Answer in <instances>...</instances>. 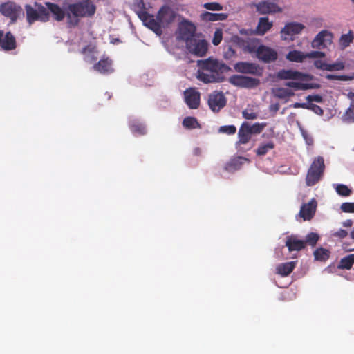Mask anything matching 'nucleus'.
Masks as SVG:
<instances>
[{
  "instance_id": "f257e3e1",
  "label": "nucleus",
  "mask_w": 354,
  "mask_h": 354,
  "mask_svg": "<svg viewBox=\"0 0 354 354\" xmlns=\"http://www.w3.org/2000/svg\"><path fill=\"white\" fill-rule=\"evenodd\" d=\"M198 79L205 83L222 82L225 80L224 73L230 70V68L217 59L208 58L205 60H198Z\"/></svg>"
},
{
  "instance_id": "f03ea898",
  "label": "nucleus",
  "mask_w": 354,
  "mask_h": 354,
  "mask_svg": "<svg viewBox=\"0 0 354 354\" xmlns=\"http://www.w3.org/2000/svg\"><path fill=\"white\" fill-rule=\"evenodd\" d=\"M276 76L279 80H291L292 81L286 82L285 86L296 91L315 89L320 86L316 83L306 82L313 79L312 75L292 69H281L277 73Z\"/></svg>"
},
{
  "instance_id": "7ed1b4c3",
  "label": "nucleus",
  "mask_w": 354,
  "mask_h": 354,
  "mask_svg": "<svg viewBox=\"0 0 354 354\" xmlns=\"http://www.w3.org/2000/svg\"><path fill=\"white\" fill-rule=\"evenodd\" d=\"M96 11V6L91 0H79L70 3L66 7L67 23L71 26H76L81 18L91 17Z\"/></svg>"
},
{
  "instance_id": "20e7f679",
  "label": "nucleus",
  "mask_w": 354,
  "mask_h": 354,
  "mask_svg": "<svg viewBox=\"0 0 354 354\" xmlns=\"http://www.w3.org/2000/svg\"><path fill=\"white\" fill-rule=\"evenodd\" d=\"M175 19V13L172 9L167 6H162L158 10L156 19L153 17V21L158 26L155 30L150 24L145 25L154 32L156 35H160L162 32V28L167 27Z\"/></svg>"
},
{
  "instance_id": "39448f33",
  "label": "nucleus",
  "mask_w": 354,
  "mask_h": 354,
  "mask_svg": "<svg viewBox=\"0 0 354 354\" xmlns=\"http://www.w3.org/2000/svg\"><path fill=\"white\" fill-rule=\"evenodd\" d=\"M325 167L324 159L322 156L315 158L306 174V185L311 187L317 183L324 175Z\"/></svg>"
},
{
  "instance_id": "423d86ee",
  "label": "nucleus",
  "mask_w": 354,
  "mask_h": 354,
  "mask_svg": "<svg viewBox=\"0 0 354 354\" xmlns=\"http://www.w3.org/2000/svg\"><path fill=\"white\" fill-rule=\"evenodd\" d=\"M26 19L30 25L36 21L46 22L49 20V12L41 4L35 3V8L26 5Z\"/></svg>"
},
{
  "instance_id": "0eeeda50",
  "label": "nucleus",
  "mask_w": 354,
  "mask_h": 354,
  "mask_svg": "<svg viewBox=\"0 0 354 354\" xmlns=\"http://www.w3.org/2000/svg\"><path fill=\"white\" fill-rule=\"evenodd\" d=\"M132 8L144 24H150L155 30L158 29L157 25L153 21V15L147 12L143 0H133Z\"/></svg>"
},
{
  "instance_id": "6e6552de",
  "label": "nucleus",
  "mask_w": 354,
  "mask_h": 354,
  "mask_svg": "<svg viewBox=\"0 0 354 354\" xmlns=\"http://www.w3.org/2000/svg\"><path fill=\"white\" fill-rule=\"evenodd\" d=\"M229 82L235 86L253 88L259 84L260 81L259 79L254 77L241 75H233L230 77Z\"/></svg>"
},
{
  "instance_id": "1a4fd4ad",
  "label": "nucleus",
  "mask_w": 354,
  "mask_h": 354,
  "mask_svg": "<svg viewBox=\"0 0 354 354\" xmlns=\"http://www.w3.org/2000/svg\"><path fill=\"white\" fill-rule=\"evenodd\" d=\"M207 103L214 113H218L225 106L227 99L221 91H214L209 95Z\"/></svg>"
},
{
  "instance_id": "9d476101",
  "label": "nucleus",
  "mask_w": 354,
  "mask_h": 354,
  "mask_svg": "<svg viewBox=\"0 0 354 354\" xmlns=\"http://www.w3.org/2000/svg\"><path fill=\"white\" fill-rule=\"evenodd\" d=\"M235 71L252 75L261 76L263 73V69L259 64L247 62H239L234 65Z\"/></svg>"
},
{
  "instance_id": "9b49d317",
  "label": "nucleus",
  "mask_w": 354,
  "mask_h": 354,
  "mask_svg": "<svg viewBox=\"0 0 354 354\" xmlns=\"http://www.w3.org/2000/svg\"><path fill=\"white\" fill-rule=\"evenodd\" d=\"M186 47L190 53L197 57H203L207 51L208 44L205 40H198L194 38L187 41Z\"/></svg>"
},
{
  "instance_id": "f8f14e48",
  "label": "nucleus",
  "mask_w": 354,
  "mask_h": 354,
  "mask_svg": "<svg viewBox=\"0 0 354 354\" xmlns=\"http://www.w3.org/2000/svg\"><path fill=\"white\" fill-rule=\"evenodd\" d=\"M21 10V8L14 2L8 1L0 5V12L12 21H17Z\"/></svg>"
},
{
  "instance_id": "ddd939ff",
  "label": "nucleus",
  "mask_w": 354,
  "mask_h": 354,
  "mask_svg": "<svg viewBox=\"0 0 354 354\" xmlns=\"http://www.w3.org/2000/svg\"><path fill=\"white\" fill-rule=\"evenodd\" d=\"M257 11L261 15L272 14L282 12V9L274 1L263 0L255 4Z\"/></svg>"
},
{
  "instance_id": "4468645a",
  "label": "nucleus",
  "mask_w": 354,
  "mask_h": 354,
  "mask_svg": "<svg viewBox=\"0 0 354 354\" xmlns=\"http://www.w3.org/2000/svg\"><path fill=\"white\" fill-rule=\"evenodd\" d=\"M256 56L265 63H270L277 59L278 54L274 49L265 45H260Z\"/></svg>"
},
{
  "instance_id": "2eb2a0df",
  "label": "nucleus",
  "mask_w": 354,
  "mask_h": 354,
  "mask_svg": "<svg viewBox=\"0 0 354 354\" xmlns=\"http://www.w3.org/2000/svg\"><path fill=\"white\" fill-rule=\"evenodd\" d=\"M185 102L191 109L198 108L201 101V93L195 88H189L184 91Z\"/></svg>"
},
{
  "instance_id": "dca6fc26",
  "label": "nucleus",
  "mask_w": 354,
  "mask_h": 354,
  "mask_svg": "<svg viewBox=\"0 0 354 354\" xmlns=\"http://www.w3.org/2000/svg\"><path fill=\"white\" fill-rule=\"evenodd\" d=\"M333 34L328 30H322L319 32L311 43L313 48H324L332 42Z\"/></svg>"
},
{
  "instance_id": "f3484780",
  "label": "nucleus",
  "mask_w": 354,
  "mask_h": 354,
  "mask_svg": "<svg viewBox=\"0 0 354 354\" xmlns=\"http://www.w3.org/2000/svg\"><path fill=\"white\" fill-rule=\"evenodd\" d=\"M317 203L315 198H312L308 203H304L301 206L299 215L304 221H310L315 216Z\"/></svg>"
},
{
  "instance_id": "a211bd4d",
  "label": "nucleus",
  "mask_w": 354,
  "mask_h": 354,
  "mask_svg": "<svg viewBox=\"0 0 354 354\" xmlns=\"http://www.w3.org/2000/svg\"><path fill=\"white\" fill-rule=\"evenodd\" d=\"M17 44L15 36L10 32H7L4 34L3 30H0V48L5 51L12 50L16 48Z\"/></svg>"
},
{
  "instance_id": "6ab92c4d",
  "label": "nucleus",
  "mask_w": 354,
  "mask_h": 354,
  "mask_svg": "<svg viewBox=\"0 0 354 354\" xmlns=\"http://www.w3.org/2000/svg\"><path fill=\"white\" fill-rule=\"evenodd\" d=\"M305 26L302 24L297 22H290L286 24L284 28L281 30V35L283 39H287L288 37H292L299 34Z\"/></svg>"
},
{
  "instance_id": "aec40b11",
  "label": "nucleus",
  "mask_w": 354,
  "mask_h": 354,
  "mask_svg": "<svg viewBox=\"0 0 354 354\" xmlns=\"http://www.w3.org/2000/svg\"><path fill=\"white\" fill-rule=\"evenodd\" d=\"M239 41V46L242 48L244 53L257 54L259 42L256 39H249L248 40L241 39L239 37H236Z\"/></svg>"
},
{
  "instance_id": "412c9836",
  "label": "nucleus",
  "mask_w": 354,
  "mask_h": 354,
  "mask_svg": "<svg viewBox=\"0 0 354 354\" xmlns=\"http://www.w3.org/2000/svg\"><path fill=\"white\" fill-rule=\"evenodd\" d=\"M196 28L194 24L189 21H185L180 28V34L182 39L185 40L186 44L194 38Z\"/></svg>"
},
{
  "instance_id": "4be33fe9",
  "label": "nucleus",
  "mask_w": 354,
  "mask_h": 354,
  "mask_svg": "<svg viewBox=\"0 0 354 354\" xmlns=\"http://www.w3.org/2000/svg\"><path fill=\"white\" fill-rule=\"evenodd\" d=\"M93 68L101 74H109L113 71L112 61L108 57L101 59L94 64Z\"/></svg>"
},
{
  "instance_id": "5701e85b",
  "label": "nucleus",
  "mask_w": 354,
  "mask_h": 354,
  "mask_svg": "<svg viewBox=\"0 0 354 354\" xmlns=\"http://www.w3.org/2000/svg\"><path fill=\"white\" fill-rule=\"evenodd\" d=\"M286 246L290 252L300 251L306 247V242L303 240H299L297 236L292 235L287 237Z\"/></svg>"
},
{
  "instance_id": "b1692460",
  "label": "nucleus",
  "mask_w": 354,
  "mask_h": 354,
  "mask_svg": "<svg viewBox=\"0 0 354 354\" xmlns=\"http://www.w3.org/2000/svg\"><path fill=\"white\" fill-rule=\"evenodd\" d=\"M252 135V131L249 128V122H243L238 132V142L240 144L248 143L250 140Z\"/></svg>"
},
{
  "instance_id": "393cba45",
  "label": "nucleus",
  "mask_w": 354,
  "mask_h": 354,
  "mask_svg": "<svg viewBox=\"0 0 354 354\" xmlns=\"http://www.w3.org/2000/svg\"><path fill=\"white\" fill-rule=\"evenodd\" d=\"M46 6L57 21H60L66 16V8L64 10L59 5L50 2H46Z\"/></svg>"
},
{
  "instance_id": "a878e982",
  "label": "nucleus",
  "mask_w": 354,
  "mask_h": 354,
  "mask_svg": "<svg viewBox=\"0 0 354 354\" xmlns=\"http://www.w3.org/2000/svg\"><path fill=\"white\" fill-rule=\"evenodd\" d=\"M272 26L273 23L269 21L268 17H261L256 28V33L258 35H264Z\"/></svg>"
},
{
  "instance_id": "bb28decb",
  "label": "nucleus",
  "mask_w": 354,
  "mask_h": 354,
  "mask_svg": "<svg viewBox=\"0 0 354 354\" xmlns=\"http://www.w3.org/2000/svg\"><path fill=\"white\" fill-rule=\"evenodd\" d=\"M297 261H290L283 263H280L277 266L276 270L277 273L282 277L289 275L295 269Z\"/></svg>"
},
{
  "instance_id": "cd10ccee",
  "label": "nucleus",
  "mask_w": 354,
  "mask_h": 354,
  "mask_svg": "<svg viewBox=\"0 0 354 354\" xmlns=\"http://www.w3.org/2000/svg\"><path fill=\"white\" fill-rule=\"evenodd\" d=\"M228 15L227 13H212L205 12L201 15V19L205 21H224L227 19Z\"/></svg>"
},
{
  "instance_id": "c85d7f7f",
  "label": "nucleus",
  "mask_w": 354,
  "mask_h": 354,
  "mask_svg": "<svg viewBox=\"0 0 354 354\" xmlns=\"http://www.w3.org/2000/svg\"><path fill=\"white\" fill-rule=\"evenodd\" d=\"M272 94L279 99H286L295 95L294 91L288 88H274L272 89Z\"/></svg>"
},
{
  "instance_id": "c756f323",
  "label": "nucleus",
  "mask_w": 354,
  "mask_h": 354,
  "mask_svg": "<svg viewBox=\"0 0 354 354\" xmlns=\"http://www.w3.org/2000/svg\"><path fill=\"white\" fill-rule=\"evenodd\" d=\"M286 58L290 62L302 63L306 59V53L295 50H292L286 55Z\"/></svg>"
},
{
  "instance_id": "7c9ffc66",
  "label": "nucleus",
  "mask_w": 354,
  "mask_h": 354,
  "mask_svg": "<svg viewBox=\"0 0 354 354\" xmlns=\"http://www.w3.org/2000/svg\"><path fill=\"white\" fill-rule=\"evenodd\" d=\"M129 128L131 132L136 135H145L147 132L145 127L136 120L129 122Z\"/></svg>"
},
{
  "instance_id": "2f4dec72",
  "label": "nucleus",
  "mask_w": 354,
  "mask_h": 354,
  "mask_svg": "<svg viewBox=\"0 0 354 354\" xmlns=\"http://www.w3.org/2000/svg\"><path fill=\"white\" fill-rule=\"evenodd\" d=\"M354 34L352 30H350L347 34H344L341 36L339 40V44L342 49L349 46L353 41Z\"/></svg>"
},
{
  "instance_id": "473e14b6",
  "label": "nucleus",
  "mask_w": 354,
  "mask_h": 354,
  "mask_svg": "<svg viewBox=\"0 0 354 354\" xmlns=\"http://www.w3.org/2000/svg\"><path fill=\"white\" fill-rule=\"evenodd\" d=\"M354 264V254H348L342 258L338 265V268L350 270Z\"/></svg>"
},
{
  "instance_id": "72a5a7b5",
  "label": "nucleus",
  "mask_w": 354,
  "mask_h": 354,
  "mask_svg": "<svg viewBox=\"0 0 354 354\" xmlns=\"http://www.w3.org/2000/svg\"><path fill=\"white\" fill-rule=\"evenodd\" d=\"M330 254V251L324 248H319L313 252L315 259L320 261H326L329 258Z\"/></svg>"
},
{
  "instance_id": "f704fd0d",
  "label": "nucleus",
  "mask_w": 354,
  "mask_h": 354,
  "mask_svg": "<svg viewBox=\"0 0 354 354\" xmlns=\"http://www.w3.org/2000/svg\"><path fill=\"white\" fill-rule=\"evenodd\" d=\"M274 148V144L270 141L266 143L260 145L256 149V153L257 156H265L270 150Z\"/></svg>"
},
{
  "instance_id": "c9c22d12",
  "label": "nucleus",
  "mask_w": 354,
  "mask_h": 354,
  "mask_svg": "<svg viewBox=\"0 0 354 354\" xmlns=\"http://www.w3.org/2000/svg\"><path fill=\"white\" fill-rule=\"evenodd\" d=\"M96 53L95 47L92 45H87L82 50V53L87 55V57L85 58V60L86 62H93L96 60V57H95L93 55Z\"/></svg>"
},
{
  "instance_id": "e433bc0d",
  "label": "nucleus",
  "mask_w": 354,
  "mask_h": 354,
  "mask_svg": "<svg viewBox=\"0 0 354 354\" xmlns=\"http://www.w3.org/2000/svg\"><path fill=\"white\" fill-rule=\"evenodd\" d=\"M242 165V158L239 157L236 158H234L231 160L229 162H227L225 165V170L227 171H232L235 170H238L241 168Z\"/></svg>"
},
{
  "instance_id": "4c0bfd02",
  "label": "nucleus",
  "mask_w": 354,
  "mask_h": 354,
  "mask_svg": "<svg viewBox=\"0 0 354 354\" xmlns=\"http://www.w3.org/2000/svg\"><path fill=\"white\" fill-rule=\"evenodd\" d=\"M183 126L188 129H193L201 127L196 118L190 116L184 118L183 120Z\"/></svg>"
},
{
  "instance_id": "58836bf2",
  "label": "nucleus",
  "mask_w": 354,
  "mask_h": 354,
  "mask_svg": "<svg viewBox=\"0 0 354 354\" xmlns=\"http://www.w3.org/2000/svg\"><path fill=\"white\" fill-rule=\"evenodd\" d=\"M335 190L337 193L342 196H348L351 194V190L344 184H339L336 186Z\"/></svg>"
},
{
  "instance_id": "ea45409f",
  "label": "nucleus",
  "mask_w": 354,
  "mask_h": 354,
  "mask_svg": "<svg viewBox=\"0 0 354 354\" xmlns=\"http://www.w3.org/2000/svg\"><path fill=\"white\" fill-rule=\"evenodd\" d=\"M266 125L267 124L266 122H256L252 125H250V124L249 123V128H250L252 134H259L263 130Z\"/></svg>"
},
{
  "instance_id": "a19ab883",
  "label": "nucleus",
  "mask_w": 354,
  "mask_h": 354,
  "mask_svg": "<svg viewBox=\"0 0 354 354\" xmlns=\"http://www.w3.org/2000/svg\"><path fill=\"white\" fill-rule=\"evenodd\" d=\"M318 240V234L314 232H310L306 235V240L304 241L306 242V245L308 244L310 245L315 246Z\"/></svg>"
},
{
  "instance_id": "79ce46f5",
  "label": "nucleus",
  "mask_w": 354,
  "mask_h": 354,
  "mask_svg": "<svg viewBox=\"0 0 354 354\" xmlns=\"http://www.w3.org/2000/svg\"><path fill=\"white\" fill-rule=\"evenodd\" d=\"M203 8L212 11H220L223 10V6L217 2H209L203 4Z\"/></svg>"
},
{
  "instance_id": "37998d69",
  "label": "nucleus",
  "mask_w": 354,
  "mask_h": 354,
  "mask_svg": "<svg viewBox=\"0 0 354 354\" xmlns=\"http://www.w3.org/2000/svg\"><path fill=\"white\" fill-rule=\"evenodd\" d=\"M345 67L344 63L343 62H336L334 64H328L327 68H326V71H341L343 70Z\"/></svg>"
},
{
  "instance_id": "c03bdc74",
  "label": "nucleus",
  "mask_w": 354,
  "mask_h": 354,
  "mask_svg": "<svg viewBox=\"0 0 354 354\" xmlns=\"http://www.w3.org/2000/svg\"><path fill=\"white\" fill-rule=\"evenodd\" d=\"M218 131L222 133L227 135H233L236 131V128L234 125H225L220 127Z\"/></svg>"
},
{
  "instance_id": "a18cd8bd",
  "label": "nucleus",
  "mask_w": 354,
  "mask_h": 354,
  "mask_svg": "<svg viewBox=\"0 0 354 354\" xmlns=\"http://www.w3.org/2000/svg\"><path fill=\"white\" fill-rule=\"evenodd\" d=\"M326 79L330 80H340V81H348L353 79V77L348 75H336L332 74H328L326 76Z\"/></svg>"
},
{
  "instance_id": "49530a36",
  "label": "nucleus",
  "mask_w": 354,
  "mask_h": 354,
  "mask_svg": "<svg viewBox=\"0 0 354 354\" xmlns=\"http://www.w3.org/2000/svg\"><path fill=\"white\" fill-rule=\"evenodd\" d=\"M223 39V32L221 29H216L214 33V37L212 39V44L214 46H218L221 44Z\"/></svg>"
},
{
  "instance_id": "de8ad7c7",
  "label": "nucleus",
  "mask_w": 354,
  "mask_h": 354,
  "mask_svg": "<svg viewBox=\"0 0 354 354\" xmlns=\"http://www.w3.org/2000/svg\"><path fill=\"white\" fill-rule=\"evenodd\" d=\"M236 56V52L231 46H227L224 48V57L225 59H232Z\"/></svg>"
},
{
  "instance_id": "09e8293b",
  "label": "nucleus",
  "mask_w": 354,
  "mask_h": 354,
  "mask_svg": "<svg viewBox=\"0 0 354 354\" xmlns=\"http://www.w3.org/2000/svg\"><path fill=\"white\" fill-rule=\"evenodd\" d=\"M341 209L344 212L354 213V203L345 202L341 205Z\"/></svg>"
},
{
  "instance_id": "8fccbe9b",
  "label": "nucleus",
  "mask_w": 354,
  "mask_h": 354,
  "mask_svg": "<svg viewBox=\"0 0 354 354\" xmlns=\"http://www.w3.org/2000/svg\"><path fill=\"white\" fill-rule=\"evenodd\" d=\"M243 117L246 120H254L258 117V114L252 110L245 109L242 112Z\"/></svg>"
},
{
  "instance_id": "3c124183",
  "label": "nucleus",
  "mask_w": 354,
  "mask_h": 354,
  "mask_svg": "<svg viewBox=\"0 0 354 354\" xmlns=\"http://www.w3.org/2000/svg\"><path fill=\"white\" fill-rule=\"evenodd\" d=\"M307 109H309V110H311L312 111H313L315 113L317 114V115H322L323 114V110L322 109L317 105V104H313V103H308L307 104Z\"/></svg>"
},
{
  "instance_id": "603ef678",
  "label": "nucleus",
  "mask_w": 354,
  "mask_h": 354,
  "mask_svg": "<svg viewBox=\"0 0 354 354\" xmlns=\"http://www.w3.org/2000/svg\"><path fill=\"white\" fill-rule=\"evenodd\" d=\"M326 56L325 53L322 51H312L310 53H306V58H322Z\"/></svg>"
},
{
  "instance_id": "864d4df0",
  "label": "nucleus",
  "mask_w": 354,
  "mask_h": 354,
  "mask_svg": "<svg viewBox=\"0 0 354 354\" xmlns=\"http://www.w3.org/2000/svg\"><path fill=\"white\" fill-rule=\"evenodd\" d=\"M344 120L348 122H354V111L348 108L344 115Z\"/></svg>"
},
{
  "instance_id": "5fc2aeb1",
  "label": "nucleus",
  "mask_w": 354,
  "mask_h": 354,
  "mask_svg": "<svg viewBox=\"0 0 354 354\" xmlns=\"http://www.w3.org/2000/svg\"><path fill=\"white\" fill-rule=\"evenodd\" d=\"M306 100L309 102H322L323 101L322 97L319 95H308L306 97Z\"/></svg>"
},
{
  "instance_id": "6e6d98bb",
  "label": "nucleus",
  "mask_w": 354,
  "mask_h": 354,
  "mask_svg": "<svg viewBox=\"0 0 354 354\" xmlns=\"http://www.w3.org/2000/svg\"><path fill=\"white\" fill-rule=\"evenodd\" d=\"M314 66L318 69L326 71L328 64L322 60H315L314 62Z\"/></svg>"
},
{
  "instance_id": "4d7b16f0",
  "label": "nucleus",
  "mask_w": 354,
  "mask_h": 354,
  "mask_svg": "<svg viewBox=\"0 0 354 354\" xmlns=\"http://www.w3.org/2000/svg\"><path fill=\"white\" fill-rule=\"evenodd\" d=\"M335 237L344 239L348 236V232L345 230L340 229L333 234Z\"/></svg>"
},
{
  "instance_id": "13d9d810",
  "label": "nucleus",
  "mask_w": 354,
  "mask_h": 354,
  "mask_svg": "<svg viewBox=\"0 0 354 354\" xmlns=\"http://www.w3.org/2000/svg\"><path fill=\"white\" fill-rule=\"evenodd\" d=\"M279 108H280L279 104L275 103V104H272L270 105V111L275 113L279 110Z\"/></svg>"
},
{
  "instance_id": "bf43d9fd",
  "label": "nucleus",
  "mask_w": 354,
  "mask_h": 354,
  "mask_svg": "<svg viewBox=\"0 0 354 354\" xmlns=\"http://www.w3.org/2000/svg\"><path fill=\"white\" fill-rule=\"evenodd\" d=\"M353 222L351 219H347L342 223V225L345 227H350L353 225Z\"/></svg>"
},
{
  "instance_id": "052dcab7",
  "label": "nucleus",
  "mask_w": 354,
  "mask_h": 354,
  "mask_svg": "<svg viewBox=\"0 0 354 354\" xmlns=\"http://www.w3.org/2000/svg\"><path fill=\"white\" fill-rule=\"evenodd\" d=\"M294 108H303L306 109L307 108V104L306 103H299L296 102L293 105Z\"/></svg>"
},
{
  "instance_id": "680f3d73",
  "label": "nucleus",
  "mask_w": 354,
  "mask_h": 354,
  "mask_svg": "<svg viewBox=\"0 0 354 354\" xmlns=\"http://www.w3.org/2000/svg\"><path fill=\"white\" fill-rule=\"evenodd\" d=\"M351 237L354 239V229L351 232Z\"/></svg>"
},
{
  "instance_id": "e2e57ef3",
  "label": "nucleus",
  "mask_w": 354,
  "mask_h": 354,
  "mask_svg": "<svg viewBox=\"0 0 354 354\" xmlns=\"http://www.w3.org/2000/svg\"><path fill=\"white\" fill-rule=\"evenodd\" d=\"M350 251H354V248L353 249H351L349 250Z\"/></svg>"
},
{
  "instance_id": "0e129e2a",
  "label": "nucleus",
  "mask_w": 354,
  "mask_h": 354,
  "mask_svg": "<svg viewBox=\"0 0 354 354\" xmlns=\"http://www.w3.org/2000/svg\"><path fill=\"white\" fill-rule=\"evenodd\" d=\"M351 1L354 3V0H351Z\"/></svg>"
}]
</instances>
